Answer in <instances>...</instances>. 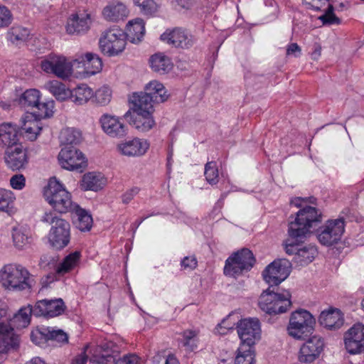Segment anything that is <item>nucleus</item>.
<instances>
[{
	"mask_svg": "<svg viewBox=\"0 0 364 364\" xmlns=\"http://www.w3.org/2000/svg\"><path fill=\"white\" fill-rule=\"evenodd\" d=\"M289 274V262L287 259H277L269 264L262 272L264 281L270 285L277 286Z\"/></svg>",
	"mask_w": 364,
	"mask_h": 364,
	"instance_id": "obj_16",
	"label": "nucleus"
},
{
	"mask_svg": "<svg viewBox=\"0 0 364 364\" xmlns=\"http://www.w3.org/2000/svg\"><path fill=\"white\" fill-rule=\"evenodd\" d=\"M19 346V337L14 332V328L9 325L0 327V363L11 350Z\"/></svg>",
	"mask_w": 364,
	"mask_h": 364,
	"instance_id": "obj_22",
	"label": "nucleus"
},
{
	"mask_svg": "<svg viewBox=\"0 0 364 364\" xmlns=\"http://www.w3.org/2000/svg\"><path fill=\"white\" fill-rule=\"evenodd\" d=\"M14 199L12 191L0 189V210L9 213L13 207Z\"/></svg>",
	"mask_w": 364,
	"mask_h": 364,
	"instance_id": "obj_46",
	"label": "nucleus"
},
{
	"mask_svg": "<svg viewBox=\"0 0 364 364\" xmlns=\"http://www.w3.org/2000/svg\"><path fill=\"white\" fill-rule=\"evenodd\" d=\"M133 1L144 15H152L157 11L159 6V0H133Z\"/></svg>",
	"mask_w": 364,
	"mask_h": 364,
	"instance_id": "obj_43",
	"label": "nucleus"
},
{
	"mask_svg": "<svg viewBox=\"0 0 364 364\" xmlns=\"http://www.w3.org/2000/svg\"><path fill=\"white\" fill-rule=\"evenodd\" d=\"M18 104L25 108H35V114L41 118L49 117L53 114L54 102H40V92L36 89L26 90L18 100Z\"/></svg>",
	"mask_w": 364,
	"mask_h": 364,
	"instance_id": "obj_11",
	"label": "nucleus"
},
{
	"mask_svg": "<svg viewBox=\"0 0 364 364\" xmlns=\"http://www.w3.org/2000/svg\"><path fill=\"white\" fill-rule=\"evenodd\" d=\"M21 129L24 131L26 138L31 141H34L40 134L42 128L39 127L37 122L30 120L24 122L23 125L21 127Z\"/></svg>",
	"mask_w": 364,
	"mask_h": 364,
	"instance_id": "obj_48",
	"label": "nucleus"
},
{
	"mask_svg": "<svg viewBox=\"0 0 364 364\" xmlns=\"http://www.w3.org/2000/svg\"><path fill=\"white\" fill-rule=\"evenodd\" d=\"M237 331L241 341V350L244 352L247 347L255 348L257 341L260 339V323L257 318L240 320L237 323Z\"/></svg>",
	"mask_w": 364,
	"mask_h": 364,
	"instance_id": "obj_9",
	"label": "nucleus"
},
{
	"mask_svg": "<svg viewBox=\"0 0 364 364\" xmlns=\"http://www.w3.org/2000/svg\"><path fill=\"white\" fill-rule=\"evenodd\" d=\"M43 196L53 208L60 213L71 212L77 205L73 202L70 193L55 177L50 178L48 186L44 188Z\"/></svg>",
	"mask_w": 364,
	"mask_h": 364,
	"instance_id": "obj_4",
	"label": "nucleus"
},
{
	"mask_svg": "<svg viewBox=\"0 0 364 364\" xmlns=\"http://www.w3.org/2000/svg\"><path fill=\"white\" fill-rule=\"evenodd\" d=\"M139 189L136 187L132 188L127 191L122 196V202L124 203H129L133 198L139 193Z\"/></svg>",
	"mask_w": 364,
	"mask_h": 364,
	"instance_id": "obj_60",
	"label": "nucleus"
},
{
	"mask_svg": "<svg viewBox=\"0 0 364 364\" xmlns=\"http://www.w3.org/2000/svg\"><path fill=\"white\" fill-rule=\"evenodd\" d=\"M318 322L329 330H336L343 326V318L338 309H330L321 313Z\"/></svg>",
	"mask_w": 364,
	"mask_h": 364,
	"instance_id": "obj_28",
	"label": "nucleus"
},
{
	"mask_svg": "<svg viewBox=\"0 0 364 364\" xmlns=\"http://www.w3.org/2000/svg\"><path fill=\"white\" fill-rule=\"evenodd\" d=\"M324 14L318 17L323 25H338L341 23V19L334 14V8L332 4H329L326 6V9L323 8Z\"/></svg>",
	"mask_w": 364,
	"mask_h": 364,
	"instance_id": "obj_47",
	"label": "nucleus"
},
{
	"mask_svg": "<svg viewBox=\"0 0 364 364\" xmlns=\"http://www.w3.org/2000/svg\"><path fill=\"white\" fill-rule=\"evenodd\" d=\"M60 140L67 146L78 144L82 140L81 132L74 128L63 129L60 134Z\"/></svg>",
	"mask_w": 364,
	"mask_h": 364,
	"instance_id": "obj_42",
	"label": "nucleus"
},
{
	"mask_svg": "<svg viewBox=\"0 0 364 364\" xmlns=\"http://www.w3.org/2000/svg\"><path fill=\"white\" fill-rule=\"evenodd\" d=\"M309 9H311L315 11H322L328 4H329V0H303Z\"/></svg>",
	"mask_w": 364,
	"mask_h": 364,
	"instance_id": "obj_52",
	"label": "nucleus"
},
{
	"mask_svg": "<svg viewBox=\"0 0 364 364\" xmlns=\"http://www.w3.org/2000/svg\"><path fill=\"white\" fill-rule=\"evenodd\" d=\"M72 213H75L77 219L75 221V226L80 231H88L92 226V218L85 209L77 205Z\"/></svg>",
	"mask_w": 364,
	"mask_h": 364,
	"instance_id": "obj_39",
	"label": "nucleus"
},
{
	"mask_svg": "<svg viewBox=\"0 0 364 364\" xmlns=\"http://www.w3.org/2000/svg\"><path fill=\"white\" fill-rule=\"evenodd\" d=\"M305 238H289L286 240L285 251L288 255H294V260L301 266L311 263L317 255V249L314 245H308L302 246L301 242Z\"/></svg>",
	"mask_w": 364,
	"mask_h": 364,
	"instance_id": "obj_10",
	"label": "nucleus"
},
{
	"mask_svg": "<svg viewBox=\"0 0 364 364\" xmlns=\"http://www.w3.org/2000/svg\"><path fill=\"white\" fill-rule=\"evenodd\" d=\"M196 335L197 333L193 331L188 330L183 331V346H192L193 341L194 340Z\"/></svg>",
	"mask_w": 364,
	"mask_h": 364,
	"instance_id": "obj_57",
	"label": "nucleus"
},
{
	"mask_svg": "<svg viewBox=\"0 0 364 364\" xmlns=\"http://www.w3.org/2000/svg\"><path fill=\"white\" fill-rule=\"evenodd\" d=\"M44 87L59 101H64L70 95V90L66 87L65 85L56 80L47 82Z\"/></svg>",
	"mask_w": 364,
	"mask_h": 364,
	"instance_id": "obj_38",
	"label": "nucleus"
},
{
	"mask_svg": "<svg viewBox=\"0 0 364 364\" xmlns=\"http://www.w3.org/2000/svg\"><path fill=\"white\" fill-rule=\"evenodd\" d=\"M230 316H229L227 318L223 319L222 321V322L220 324H218V328L220 329L224 328V330H225V331L232 329L234 326L235 325V322L230 323Z\"/></svg>",
	"mask_w": 364,
	"mask_h": 364,
	"instance_id": "obj_61",
	"label": "nucleus"
},
{
	"mask_svg": "<svg viewBox=\"0 0 364 364\" xmlns=\"http://www.w3.org/2000/svg\"><path fill=\"white\" fill-rule=\"evenodd\" d=\"M8 39L13 43L18 44L26 40L29 35L28 29L16 26L11 28L8 32Z\"/></svg>",
	"mask_w": 364,
	"mask_h": 364,
	"instance_id": "obj_44",
	"label": "nucleus"
},
{
	"mask_svg": "<svg viewBox=\"0 0 364 364\" xmlns=\"http://www.w3.org/2000/svg\"><path fill=\"white\" fill-rule=\"evenodd\" d=\"M172 4L183 9H188L191 4V0H172Z\"/></svg>",
	"mask_w": 364,
	"mask_h": 364,
	"instance_id": "obj_63",
	"label": "nucleus"
},
{
	"mask_svg": "<svg viewBox=\"0 0 364 364\" xmlns=\"http://www.w3.org/2000/svg\"><path fill=\"white\" fill-rule=\"evenodd\" d=\"M91 23L90 14H73L68 18L66 32L70 35L84 34L90 30Z\"/></svg>",
	"mask_w": 364,
	"mask_h": 364,
	"instance_id": "obj_24",
	"label": "nucleus"
},
{
	"mask_svg": "<svg viewBox=\"0 0 364 364\" xmlns=\"http://www.w3.org/2000/svg\"><path fill=\"white\" fill-rule=\"evenodd\" d=\"M144 92L151 97L154 103H162L168 97L163 84L156 80L151 81L146 86Z\"/></svg>",
	"mask_w": 364,
	"mask_h": 364,
	"instance_id": "obj_34",
	"label": "nucleus"
},
{
	"mask_svg": "<svg viewBox=\"0 0 364 364\" xmlns=\"http://www.w3.org/2000/svg\"><path fill=\"white\" fill-rule=\"evenodd\" d=\"M132 109L135 113H143L147 115L154 112V101L150 95L145 92L134 93L129 99Z\"/></svg>",
	"mask_w": 364,
	"mask_h": 364,
	"instance_id": "obj_27",
	"label": "nucleus"
},
{
	"mask_svg": "<svg viewBox=\"0 0 364 364\" xmlns=\"http://www.w3.org/2000/svg\"><path fill=\"white\" fill-rule=\"evenodd\" d=\"M242 351L240 346L235 358V364H254L255 348L247 347L245 350Z\"/></svg>",
	"mask_w": 364,
	"mask_h": 364,
	"instance_id": "obj_45",
	"label": "nucleus"
},
{
	"mask_svg": "<svg viewBox=\"0 0 364 364\" xmlns=\"http://www.w3.org/2000/svg\"><path fill=\"white\" fill-rule=\"evenodd\" d=\"M161 40L175 48L183 49L190 48L196 41L191 34L179 28L166 31L161 36Z\"/></svg>",
	"mask_w": 364,
	"mask_h": 364,
	"instance_id": "obj_19",
	"label": "nucleus"
},
{
	"mask_svg": "<svg viewBox=\"0 0 364 364\" xmlns=\"http://www.w3.org/2000/svg\"><path fill=\"white\" fill-rule=\"evenodd\" d=\"M31 315L34 316V306L28 305L21 308L18 313L14 315L13 318H9V320L17 328H26L30 323Z\"/></svg>",
	"mask_w": 364,
	"mask_h": 364,
	"instance_id": "obj_40",
	"label": "nucleus"
},
{
	"mask_svg": "<svg viewBox=\"0 0 364 364\" xmlns=\"http://www.w3.org/2000/svg\"><path fill=\"white\" fill-rule=\"evenodd\" d=\"M9 308L7 304L2 301H0V327L11 325L8 322L9 315L8 314Z\"/></svg>",
	"mask_w": 364,
	"mask_h": 364,
	"instance_id": "obj_53",
	"label": "nucleus"
},
{
	"mask_svg": "<svg viewBox=\"0 0 364 364\" xmlns=\"http://www.w3.org/2000/svg\"><path fill=\"white\" fill-rule=\"evenodd\" d=\"M219 0H204L203 6L206 7L209 12L214 11L218 6Z\"/></svg>",
	"mask_w": 364,
	"mask_h": 364,
	"instance_id": "obj_62",
	"label": "nucleus"
},
{
	"mask_svg": "<svg viewBox=\"0 0 364 364\" xmlns=\"http://www.w3.org/2000/svg\"><path fill=\"white\" fill-rule=\"evenodd\" d=\"M14 245L21 250L32 241V234L29 228L23 226L15 227L12 230Z\"/></svg>",
	"mask_w": 364,
	"mask_h": 364,
	"instance_id": "obj_33",
	"label": "nucleus"
},
{
	"mask_svg": "<svg viewBox=\"0 0 364 364\" xmlns=\"http://www.w3.org/2000/svg\"><path fill=\"white\" fill-rule=\"evenodd\" d=\"M127 38L124 31L117 26L105 30L99 40L100 50L108 56L121 53L125 48Z\"/></svg>",
	"mask_w": 364,
	"mask_h": 364,
	"instance_id": "obj_7",
	"label": "nucleus"
},
{
	"mask_svg": "<svg viewBox=\"0 0 364 364\" xmlns=\"http://www.w3.org/2000/svg\"><path fill=\"white\" fill-rule=\"evenodd\" d=\"M46 336L48 341H55L58 343H68V335L62 330H50L49 328H46Z\"/></svg>",
	"mask_w": 364,
	"mask_h": 364,
	"instance_id": "obj_51",
	"label": "nucleus"
},
{
	"mask_svg": "<svg viewBox=\"0 0 364 364\" xmlns=\"http://www.w3.org/2000/svg\"><path fill=\"white\" fill-rule=\"evenodd\" d=\"M26 179L22 174L13 176L10 179V184L14 189L21 190L25 186Z\"/></svg>",
	"mask_w": 364,
	"mask_h": 364,
	"instance_id": "obj_56",
	"label": "nucleus"
},
{
	"mask_svg": "<svg viewBox=\"0 0 364 364\" xmlns=\"http://www.w3.org/2000/svg\"><path fill=\"white\" fill-rule=\"evenodd\" d=\"M204 175L205 179L210 185H215L218 182V169L215 161H209L205 165Z\"/></svg>",
	"mask_w": 364,
	"mask_h": 364,
	"instance_id": "obj_49",
	"label": "nucleus"
},
{
	"mask_svg": "<svg viewBox=\"0 0 364 364\" xmlns=\"http://www.w3.org/2000/svg\"><path fill=\"white\" fill-rule=\"evenodd\" d=\"M87 360V356L85 353H82L77 356L73 361L72 364H85Z\"/></svg>",
	"mask_w": 364,
	"mask_h": 364,
	"instance_id": "obj_64",
	"label": "nucleus"
},
{
	"mask_svg": "<svg viewBox=\"0 0 364 364\" xmlns=\"http://www.w3.org/2000/svg\"><path fill=\"white\" fill-rule=\"evenodd\" d=\"M11 14L5 6H0V28L8 26L11 23Z\"/></svg>",
	"mask_w": 364,
	"mask_h": 364,
	"instance_id": "obj_55",
	"label": "nucleus"
},
{
	"mask_svg": "<svg viewBox=\"0 0 364 364\" xmlns=\"http://www.w3.org/2000/svg\"><path fill=\"white\" fill-rule=\"evenodd\" d=\"M95 101L100 105H107L112 98V91L108 87H102L98 89L95 95Z\"/></svg>",
	"mask_w": 364,
	"mask_h": 364,
	"instance_id": "obj_50",
	"label": "nucleus"
},
{
	"mask_svg": "<svg viewBox=\"0 0 364 364\" xmlns=\"http://www.w3.org/2000/svg\"><path fill=\"white\" fill-rule=\"evenodd\" d=\"M126 38L133 43H139L145 33V25L141 18L129 21L127 24Z\"/></svg>",
	"mask_w": 364,
	"mask_h": 364,
	"instance_id": "obj_31",
	"label": "nucleus"
},
{
	"mask_svg": "<svg viewBox=\"0 0 364 364\" xmlns=\"http://www.w3.org/2000/svg\"><path fill=\"white\" fill-rule=\"evenodd\" d=\"M345 230L343 218L329 220L317 230L316 237L319 242L324 246H331L338 243Z\"/></svg>",
	"mask_w": 364,
	"mask_h": 364,
	"instance_id": "obj_12",
	"label": "nucleus"
},
{
	"mask_svg": "<svg viewBox=\"0 0 364 364\" xmlns=\"http://www.w3.org/2000/svg\"><path fill=\"white\" fill-rule=\"evenodd\" d=\"M99 364H139L138 357L134 354L124 355L118 360L109 353L102 354L97 360Z\"/></svg>",
	"mask_w": 364,
	"mask_h": 364,
	"instance_id": "obj_41",
	"label": "nucleus"
},
{
	"mask_svg": "<svg viewBox=\"0 0 364 364\" xmlns=\"http://www.w3.org/2000/svg\"><path fill=\"white\" fill-rule=\"evenodd\" d=\"M80 258V252L75 251L65 257L61 263L57 264L54 258L48 255H43L40 259L39 266L44 269L53 268L56 274L63 275L75 268L77 265Z\"/></svg>",
	"mask_w": 364,
	"mask_h": 364,
	"instance_id": "obj_14",
	"label": "nucleus"
},
{
	"mask_svg": "<svg viewBox=\"0 0 364 364\" xmlns=\"http://www.w3.org/2000/svg\"><path fill=\"white\" fill-rule=\"evenodd\" d=\"M260 309L268 314L286 312L291 306V294L289 291L275 293L270 287L264 291L259 299Z\"/></svg>",
	"mask_w": 364,
	"mask_h": 364,
	"instance_id": "obj_5",
	"label": "nucleus"
},
{
	"mask_svg": "<svg viewBox=\"0 0 364 364\" xmlns=\"http://www.w3.org/2000/svg\"><path fill=\"white\" fill-rule=\"evenodd\" d=\"M73 63L67 60L64 56L49 55L41 63L42 70L55 76L65 79L72 75Z\"/></svg>",
	"mask_w": 364,
	"mask_h": 364,
	"instance_id": "obj_13",
	"label": "nucleus"
},
{
	"mask_svg": "<svg viewBox=\"0 0 364 364\" xmlns=\"http://www.w3.org/2000/svg\"><path fill=\"white\" fill-rule=\"evenodd\" d=\"M105 181L100 173H87L83 176L81 186L85 191H97L103 188Z\"/></svg>",
	"mask_w": 364,
	"mask_h": 364,
	"instance_id": "obj_37",
	"label": "nucleus"
},
{
	"mask_svg": "<svg viewBox=\"0 0 364 364\" xmlns=\"http://www.w3.org/2000/svg\"><path fill=\"white\" fill-rule=\"evenodd\" d=\"M82 64V67L87 73L95 75L99 73L102 68L101 58L96 54L87 53L78 56L73 60V63Z\"/></svg>",
	"mask_w": 364,
	"mask_h": 364,
	"instance_id": "obj_29",
	"label": "nucleus"
},
{
	"mask_svg": "<svg viewBox=\"0 0 364 364\" xmlns=\"http://www.w3.org/2000/svg\"><path fill=\"white\" fill-rule=\"evenodd\" d=\"M100 123L102 130L111 137L122 138L127 134V127L116 116L104 114L100 118Z\"/></svg>",
	"mask_w": 364,
	"mask_h": 364,
	"instance_id": "obj_20",
	"label": "nucleus"
},
{
	"mask_svg": "<svg viewBox=\"0 0 364 364\" xmlns=\"http://www.w3.org/2000/svg\"><path fill=\"white\" fill-rule=\"evenodd\" d=\"M321 211L310 205H306L296 213L294 220L289 222L288 234L291 238H306L311 229L321 222Z\"/></svg>",
	"mask_w": 364,
	"mask_h": 364,
	"instance_id": "obj_1",
	"label": "nucleus"
},
{
	"mask_svg": "<svg viewBox=\"0 0 364 364\" xmlns=\"http://www.w3.org/2000/svg\"><path fill=\"white\" fill-rule=\"evenodd\" d=\"M65 309L62 299H42L34 305V316L52 318L61 315Z\"/></svg>",
	"mask_w": 364,
	"mask_h": 364,
	"instance_id": "obj_18",
	"label": "nucleus"
},
{
	"mask_svg": "<svg viewBox=\"0 0 364 364\" xmlns=\"http://www.w3.org/2000/svg\"><path fill=\"white\" fill-rule=\"evenodd\" d=\"M58 161L61 166L67 170L82 169L87 166L83 154L73 146H65L58 154Z\"/></svg>",
	"mask_w": 364,
	"mask_h": 364,
	"instance_id": "obj_15",
	"label": "nucleus"
},
{
	"mask_svg": "<svg viewBox=\"0 0 364 364\" xmlns=\"http://www.w3.org/2000/svg\"><path fill=\"white\" fill-rule=\"evenodd\" d=\"M181 266L184 269H193L197 266V260L195 257H186L181 261Z\"/></svg>",
	"mask_w": 364,
	"mask_h": 364,
	"instance_id": "obj_58",
	"label": "nucleus"
},
{
	"mask_svg": "<svg viewBox=\"0 0 364 364\" xmlns=\"http://www.w3.org/2000/svg\"><path fill=\"white\" fill-rule=\"evenodd\" d=\"M136 115L133 119L130 110H128L124 115V118L129 122L137 130L141 132H146L152 129L155 125V121L152 117V114L147 115L143 113H136Z\"/></svg>",
	"mask_w": 364,
	"mask_h": 364,
	"instance_id": "obj_30",
	"label": "nucleus"
},
{
	"mask_svg": "<svg viewBox=\"0 0 364 364\" xmlns=\"http://www.w3.org/2000/svg\"><path fill=\"white\" fill-rule=\"evenodd\" d=\"M315 323V318L309 311L303 309L296 311L290 316L288 333L296 339L304 340L312 334Z\"/></svg>",
	"mask_w": 364,
	"mask_h": 364,
	"instance_id": "obj_6",
	"label": "nucleus"
},
{
	"mask_svg": "<svg viewBox=\"0 0 364 364\" xmlns=\"http://www.w3.org/2000/svg\"><path fill=\"white\" fill-rule=\"evenodd\" d=\"M301 49L300 46L296 43H293L289 44L287 48V55H294V57H299L301 54Z\"/></svg>",
	"mask_w": 364,
	"mask_h": 364,
	"instance_id": "obj_59",
	"label": "nucleus"
},
{
	"mask_svg": "<svg viewBox=\"0 0 364 364\" xmlns=\"http://www.w3.org/2000/svg\"><path fill=\"white\" fill-rule=\"evenodd\" d=\"M94 96L93 90L85 84H81L70 90L69 98L77 105L87 103Z\"/></svg>",
	"mask_w": 364,
	"mask_h": 364,
	"instance_id": "obj_35",
	"label": "nucleus"
},
{
	"mask_svg": "<svg viewBox=\"0 0 364 364\" xmlns=\"http://www.w3.org/2000/svg\"><path fill=\"white\" fill-rule=\"evenodd\" d=\"M33 281L29 272L21 265L6 264L0 270V284L10 291L30 290Z\"/></svg>",
	"mask_w": 364,
	"mask_h": 364,
	"instance_id": "obj_2",
	"label": "nucleus"
},
{
	"mask_svg": "<svg viewBox=\"0 0 364 364\" xmlns=\"http://www.w3.org/2000/svg\"><path fill=\"white\" fill-rule=\"evenodd\" d=\"M4 161L9 168L16 171L25 167L28 163V158L26 151L23 149L21 145L18 144L7 147Z\"/></svg>",
	"mask_w": 364,
	"mask_h": 364,
	"instance_id": "obj_25",
	"label": "nucleus"
},
{
	"mask_svg": "<svg viewBox=\"0 0 364 364\" xmlns=\"http://www.w3.org/2000/svg\"><path fill=\"white\" fill-rule=\"evenodd\" d=\"M149 148L146 139L134 138L132 140L122 142L117 145L119 152L127 157H140L144 156Z\"/></svg>",
	"mask_w": 364,
	"mask_h": 364,
	"instance_id": "obj_21",
	"label": "nucleus"
},
{
	"mask_svg": "<svg viewBox=\"0 0 364 364\" xmlns=\"http://www.w3.org/2000/svg\"><path fill=\"white\" fill-rule=\"evenodd\" d=\"M151 69L161 75L168 73L173 68L171 59L162 53L153 55L150 58Z\"/></svg>",
	"mask_w": 364,
	"mask_h": 364,
	"instance_id": "obj_36",
	"label": "nucleus"
},
{
	"mask_svg": "<svg viewBox=\"0 0 364 364\" xmlns=\"http://www.w3.org/2000/svg\"><path fill=\"white\" fill-rule=\"evenodd\" d=\"M41 221L51 226L48 233V241L53 247L61 250L69 244L70 225L67 220L58 216L56 213L48 211L43 213Z\"/></svg>",
	"mask_w": 364,
	"mask_h": 364,
	"instance_id": "obj_3",
	"label": "nucleus"
},
{
	"mask_svg": "<svg viewBox=\"0 0 364 364\" xmlns=\"http://www.w3.org/2000/svg\"><path fill=\"white\" fill-rule=\"evenodd\" d=\"M18 127L12 123H3L0 125V141L8 147L17 145L18 141Z\"/></svg>",
	"mask_w": 364,
	"mask_h": 364,
	"instance_id": "obj_32",
	"label": "nucleus"
},
{
	"mask_svg": "<svg viewBox=\"0 0 364 364\" xmlns=\"http://www.w3.org/2000/svg\"><path fill=\"white\" fill-rule=\"evenodd\" d=\"M255 261L252 252L247 248H242L234 252L226 259L224 274L227 276L236 277L242 274L244 271L250 270Z\"/></svg>",
	"mask_w": 364,
	"mask_h": 364,
	"instance_id": "obj_8",
	"label": "nucleus"
},
{
	"mask_svg": "<svg viewBox=\"0 0 364 364\" xmlns=\"http://www.w3.org/2000/svg\"><path fill=\"white\" fill-rule=\"evenodd\" d=\"M344 343L350 354L364 352V325L358 323L350 328L344 334Z\"/></svg>",
	"mask_w": 364,
	"mask_h": 364,
	"instance_id": "obj_17",
	"label": "nucleus"
},
{
	"mask_svg": "<svg viewBox=\"0 0 364 364\" xmlns=\"http://www.w3.org/2000/svg\"><path fill=\"white\" fill-rule=\"evenodd\" d=\"M46 333V328H43L42 331L36 330V331H32L31 334V341L37 345L44 343L48 341Z\"/></svg>",
	"mask_w": 364,
	"mask_h": 364,
	"instance_id": "obj_54",
	"label": "nucleus"
},
{
	"mask_svg": "<svg viewBox=\"0 0 364 364\" xmlns=\"http://www.w3.org/2000/svg\"><path fill=\"white\" fill-rule=\"evenodd\" d=\"M127 6L120 1H113L107 4L102 10V16L110 22H119L125 20L129 16Z\"/></svg>",
	"mask_w": 364,
	"mask_h": 364,
	"instance_id": "obj_26",
	"label": "nucleus"
},
{
	"mask_svg": "<svg viewBox=\"0 0 364 364\" xmlns=\"http://www.w3.org/2000/svg\"><path fill=\"white\" fill-rule=\"evenodd\" d=\"M323 346V341L320 336L311 337L300 349L299 360L302 363L313 362L319 356Z\"/></svg>",
	"mask_w": 364,
	"mask_h": 364,
	"instance_id": "obj_23",
	"label": "nucleus"
}]
</instances>
